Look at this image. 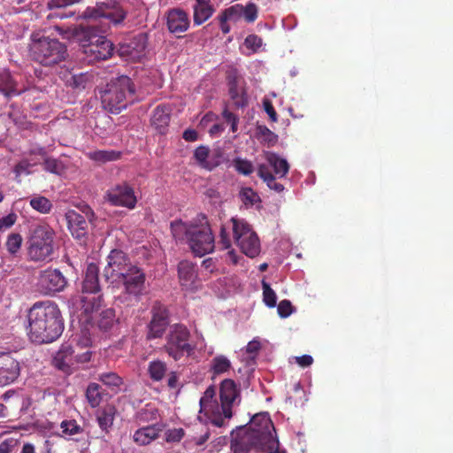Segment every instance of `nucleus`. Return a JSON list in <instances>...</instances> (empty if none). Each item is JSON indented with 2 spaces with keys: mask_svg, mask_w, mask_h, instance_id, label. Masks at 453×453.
<instances>
[{
  "mask_svg": "<svg viewBox=\"0 0 453 453\" xmlns=\"http://www.w3.org/2000/svg\"><path fill=\"white\" fill-rule=\"evenodd\" d=\"M27 321V335L37 344L55 342L65 328L60 310L50 301L35 303L28 311Z\"/></svg>",
  "mask_w": 453,
  "mask_h": 453,
  "instance_id": "1",
  "label": "nucleus"
},
{
  "mask_svg": "<svg viewBox=\"0 0 453 453\" xmlns=\"http://www.w3.org/2000/svg\"><path fill=\"white\" fill-rule=\"evenodd\" d=\"M251 425L257 426V428H254L250 435L243 437L239 441L232 444L234 453H249V444L256 448L257 451L286 453L285 450L280 449V442L272 434V431H275V428L267 413L254 415L251 419Z\"/></svg>",
  "mask_w": 453,
  "mask_h": 453,
  "instance_id": "2",
  "label": "nucleus"
},
{
  "mask_svg": "<svg viewBox=\"0 0 453 453\" xmlns=\"http://www.w3.org/2000/svg\"><path fill=\"white\" fill-rule=\"evenodd\" d=\"M134 94L132 80L121 75L111 80L103 90H99L103 107L111 113L118 114L128 104V98Z\"/></svg>",
  "mask_w": 453,
  "mask_h": 453,
  "instance_id": "3",
  "label": "nucleus"
},
{
  "mask_svg": "<svg viewBox=\"0 0 453 453\" xmlns=\"http://www.w3.org/2000/svg\"><path fill=\"white\" fill-rule=\"evenodd\" d=\"M30 52L33 58L45 66H51L65 59L66 47L58 39L34 33L31 35Z\"/></svg>",
  "mask_w": 453,
  "mask_h": 453,
  "instance_id": "4",
  "label": "nucleus"
},
{
  "mask_svg": "<svg viewBox=\"0 0 453 453\" xmlns=\"http://www.w3.org/2000/svg\"><path fill=\"white\" fill-rule=\"evenodd\" d=\"M163 349L174 361H179L184 357L192 356L196 344L191 342L188 328L183 324L176 323L170 326Z\"/></svg>",
  "mask_w": 453,
  "mask_h": 453,
  "instance_id": "5",
  "label": "nucleus"
},
{
  "mask_svg": "<svg viewBox=\"0 0 453 453\" xmlns=\"http://www.w3.org/2000/svg\"><path fill=\"white\" fill-rule=\"evenodd\" d=\"M54 231L48 226H37L30 238L28 254L32 260H51L55 245Z\"/></svg>",
  "mask_w": 453,
  "mask_h": 453,
  "instance_id": "6",
  "label": "nucleus"
},
{
  "mask_svg": "<svg viewBox=\"0 0 453 453\" xmlns=\"http://www.w3.org/2000/svg\"><path fill=\"white\" fill-rule=\"evenodd\" d=\"M233 234L235 243L241 250L248 257H256L260 250V243L257 234L250 226L244 220L232 218Z\"/></svg>",
  "mask_w": 453,
  "mask_h": 453,
  "instance_id": "7",
  "label": "nucleus"
},
{
  "mask_svg": "<svg viewBox=\"0 0 453 453\" xmlns=\"http://www.w3.org/2000/svg\"><path fill=\"white\" fill-rule=\"evenodd\" d=\"M95 21H87V63L105 60L112 55L113 44L104 35H92L96 27Z\"/></svg>",
  "mask_w": 453,
  "mask_h": 453,
  "instance_id": "8",
  "label": "nucleus"
},
{
  "mask_svg": "<svg viewBox=\"0 0 453 453\" xmlns=\"http://www.w3.org/2000/svg\"><path fill=\"white\" fill-rule=\"evenodd\" d=\"M188 245L198 257H203L214 250L215 239L208 225L194 226L190 232Z\"/></svg>",
  "mask_w": 453,
  "mask_h": 453,
  "instance_id": "9",
  "label": "nucleus"
},
{
  "mask_svg": "<svg viewBox=\"0 0 453 453\" xmlns=\"http://www.w3.org/2000/svg\"><path fill=\"white\" fill-rule=\"evenodd\" d=\"M215 395V388L210 386L200 399V411L204 413L213 426L222 427L226 426V422L223 420L221 410L219 409L220 404L214 398Z\"/></svg>",
  "mask_w": 453,
  "mask_h": 453,
  "instance_id": "10",
  "label": "nucleus"
},
{
  "mask_svg": "<svg viewBox=\"0 0 453 453\" xmlns=\"http://www.w3.org/2000/svg\"><path fill=\"white\" fill-rule=\"evenodd\" d=\"M98 17L105 18L118 25L126 19L127 12L122 7L115 4L110 5L109 4L96 2L95 7H87V19H88V21H96Z\"/></svg>",
  "mask_w": 453,
  "mask_h": 453,
  "instance_id": "11",
  "label": "nucleus"
},
{
  "mask_svg": "<svg viewBox=\"0 0 453 453\" xmlns=\"http://www.w3.org/2000/svg\"><path fill=\"white\" fill-rule=\"evenodd\" d=\"M134 265L125 252L120 250H112L107 257L104 275L107 279L119 278L125 273L130 271Z\"/></svg>",
  "mask_w": 453,
  "mask_h": 453,
  "instance_id": "12",
  "label": "nucleus"
},
{
  "mask_svg": "<svg viewBox=\"0 0 453 453\" xmlns=\"http://www.w3.org/2000/svg\"><path fill=\"white\" fill-rule=\"evenodd\" d=\"M73 353L74 349L70 344H62L53 357V365L64 372L71 373L76 364L83 363L85 360L83 354L73 356Z\"/></svg>",
  "mask_w": 453,
  "mask_h": 453,
  "instance_id": "13",
  "label": "nucleus"
},
{
  "mask_svg": "<svg viewBox=\"0 0 453 453\" xmlns=\"http://www.w3.org/2000/svg\"><path fill=\"white\" fill-rule=\"evenodd\" d=\"M108 201L115 206L134 209L137 199L134 191L127 182L118 184L107 191Z\"/></svg>",
  "mask_w": 453,
  "mask_h": 453,
  "instance_id": "14",
  "label": "nucleus"
},
{
  "mask_svg": "<svg viewBox=\"0 0 453 453\" xmlns=\"http://www.w3.org/2000/svg\"><path fill=\"white\" fill-rule=\"evenodd\" d=\"M123 285L125 293L138 298L142 295L145 288V273L136 265H134L130 271L125 273L119 278Z\"/></svg>",
  "mask_w": 453,
  "mask_h": 453,
  "instance_id": "15",
  "label": "nucleus"
},
{
  "mask_svg": "<svg viewBox=\"0 0 453 453\" xmlns=\"http://www.w3.org/2000/svg\"><path fill=\"white\" fill-rule=\"evenodd\" d=\"M39 287L45 295L60 292L66 285V280L58 269H46L39 276Z\"/></svg>",
  "mask_w": 453,
  "mask_h": 453,
  "instance_id": "16",
  "label": "nucleus"
},
{
  "mask_svg": "<svg viewBox=\"0 0 453 453\" xmlns=\"http://www.w3.org/2000/svg\"><path fill=\"white\" fill-rule=\"evenodd\" d=\"M238 390L235 382L231 379H226L220 383L219 398L220 410L223 420L230 419L233 417V403L238 396Z\"/></svg>",
  "mask_w": 453,
  "mask_h": 453,
  "instance_id": "17",
  "label": "nucleus"
},
{
  "mask_svg": "<svg viewBox=\"0 0 453 453\" xmlns=\"http://www.w3.org/2000/svg\"><path fill=\"white\" fill-rule=\"evenodd\" d=\"M19 364L10 355L0 356V387L13 382L19 375Z\"/></svg>",
  "mask_w": 453,
  "mask_h": 453,
  "instance_id": "18",
  "label": "nucleus"
},
{
  "mask_svg": "<svg viewBox=\"0 0 453 453\" xmlns=\"http://www.w3.org/2000/svg\"><path fill=\"white\" fill-rule=\"evenodd\" d=\"M169 324L168 312L165 308L154 307L152 319L149 324L148 339L160 338Z\"/></svg>",
  "mask_w": 453,
  "mask_h": 453,
  "instance_id": "19",
  "label": "nucleus"
},
{
  "mask_svg": "<svg viewBox=\"0 0 453 453\" xmlns=\"http://www.w3.org/2000/svg\"><path fill=\"white\" fill-rule=\"evenodd\" d=\"M145 47L144 36L139 35L129 42L120 43L118 49V54L127 61L134 60L140 58Z\"/></svg>",
  "mask_w": 453,
  "mask_h": 453,
  "instance_id": "20",
  "label": "nucleus"
},
{
  "mask_svg": "<svg viewBox=\"0 0 453 453\" xmlns=\"http://www.w3.org/2000/svg\"><path fill=\"white\" fill-rule=\"evenodd\" d=\"M68 229L72 236L80 242L81 245H85V220L82 214L69 210L65 213Z\"/></svg>",
  "mask_w": 453,
  "mask_h": 453,
  "instance_id": "21",
  "label": "nucleus"
},
{
  "mask_svg": "<svg viewBox=\"0 0 453 453\" xmlns=\"http://www.w3.org/2000/svg\"><path fill=\"white\" fill-rule=\"evenodd\" d=\"M167 27L171 33L178 34L187 31L189 27L188 14L180 9H173L167 14Z\"/></svg>",
  "mask_w": 453,
  "mask_h": 453,
  "instance_id": "22",
  "label": "nucleus"
},
{
  "mask_svg": "<svg viewBox=\"0 0 453 453\" xmlns=\"http://www.w3.org/2000/svg\"><path fill=\"white\" fill-rule=\"evenodd\" d=\"M234 75L228 77V93L234 105L236 108H244L248 104V97L245 89L239 86L238 79L235 75L236 71L232 72Z\"/></svg>",
  "mask_w": 453,
  "mask_h": 453,
  "instance_id": "23",
  "label": "nucleus"
},
{
  "mask_svg": "<svg viewBox=\"0 0 453 453\" xmlns=\"http://www.w3.org/2000/svg\"><path fill=\"white\" fill-rule=\"evenodd\" d=\"M81 293L73 296L68 301V307L72 317H75L79 323L82 325V319L85 317V280L80 283Z\"/></svg>",
  "mask_w": 453,
  "mask_h": 453,
  "instance_id": "24",
  "label": "nucleus"
},
{
  "mask_svg": "<svg viewBox=\"0 0 453 453\" xmlns=\"http://www.w3.org/2000/svg\"><path fill=\"white\" fill-rule=\"evenodd\" d=\"M161 431L162 426L158 424L143 426L134 433L133 440L140 446L149 445L159 436Z\"/></svg>",
  "mask_w": 453,
  "mask_h": 453,
  "instance_id": "25",
  "label": "nucleus"
},
{
  "mask_svg": "<svg viewBox=\"0 0 453 453\" xmlns=\"http://www.w3.org/2000/svg\"><path fill=\"white\" fill-rule=\"evenodd\" d=\"M88 378L98 379L104 385L115 392H119L123 384V379L113 372H97L96 369H93L88 372Z\"/></svg>",
  "mask_w": 453,
  "mask_h": 453,
  "instance_id": "26",
  "label": "nucleus"
},
{
  "mask_svg": "<svg viewBox=\"0 0 453 453\" xmlns=\"http://www.w3.org/2000/svg\"><path fill=\"white\" fill-rule=\"evenodd\" d=\"M178 274L183 287H191L197 276L195 265L188 260L180 261L178 265Z\"/></svg>",
  "mask_w": 453,
  "mask_h": 453,
  "instance_id": "27",
  "label": "nucleus"
},
{
  "mask_svg": "<svg viewBox=\"0 0 453 453\" xmlns=\"http://www.w3.org/2000/svg\"><path fill=\"white\" fill-rule=\"evenodd\" d=\"M171 115L170 109L167 106L158 105L153 111L151 117V125L158 130L159 133H164L170 122Z\"/></svg>",
  "mask_w": 453,
  "mask_h": 453,
  "instance_id": "28",
  "label": "nucleus"
},
{
  "mask_svg": "<svg viewBox=\"0 0 453 453\" xmlns=\"http://www.w3.org/2000/svg\"><path fill=\"white\" fill-rule=\"evenodd\" d=\"M88 312V309L87 308V313ZM115 311L112 309L104 310L98 316V318L94 315L88 316L87 314V325L90 323H96L97 326L104 331L109 330L114 322Z\"/></svg>",
  "mask_w": 453,
  "mask_h": 453,
  "instance_id": "29",
  "label": "nucleus"
},
{
  "mask_svg": "<svg viewBox=\"0 0 453 453\" xmlns=\"http://www.w3.org/2000/svg\"><path fill=\"white\" fill-rule=\"evenodd\" d=\"M116 409L113 405L107 404L96 410V417L98 426L103 431H108L113 425Z\"/></svg>",
  "mask_w": 453,
  "mask_h": 453,
  "instance_id": "30",
  "label": "nucleus"
},
{
  "mask_svg": "<svg viewBox=\"0 0 453 453\" xmlns=\"http://www.w3.org/2000/svg\"><path fill=\"white\" fill-rule=\"evenodd\" d=\"M214 9L210 4V0H196L194 5V23L201 25L211 17Z\"/></svg>",
  "mask_w": 453,
  "mask_h": 453,
  "instance_id": "31",
  "label": "nucleus"
},
{
  "mask_svg": "<svg viewBox=\"0 0 453 453\" xmlns=\"http://www.w3.org/2000/svg\"><path fill=\"white\" fill-rule=\"evenodd\" d=\"M265 159L273 168V172L280 177H284L289 171V165L285 158L280 157L274 152H265Z\"/></svg>",
  "mask_w": 453,
  "mask_h": 453,
  "instance_id": "32",
  "label": "nucleus"
},
{
  "mask_svg": "<svg viewBox=\"0 0 453 453\" xmlns=\"http://www.w3.org/2000/svg\"><path fill=\"white\" fill-rule=\"evenodd\" d=\"M147 372L151 380L161 381L166 374L167 365L159 359L152 360L148 364Z\"/></svg>",
  "mask_w": 453,
  "mask_h": 453,
  "instance_id": "33",
  "label": "nucleus"
},
{
  "mask_svg": "<svg viewBox=\"0 0 453 453\" xmlns=\"http://www.w3.org/2000/svg\"><path fill=\"white\" fill-rule=\"evenodd\" d=\"M99 269L96 264H89L87 266V294H97L100 291L98 283Z\"/></svg>",
  "mask_w": 453,
  "mask_h": 453,
  "instance_id": "34",
  "label": "nucleus"
},
{
  "mask_svg": "<svg viewBox=\"0 0 453 453\" xmlns=\"http://www.w3.org/2000/svg\"><path fill=\"white\" fill-rule=\"evenodd\" d=\"M106 394L102 390L100 385L97 383H90L87 387V402L91 405V407L99 406L103 397Z\"/></svg>",
  "mask_w": 453,
  "mask_h": 453,
  "instance_id": "35",
  "label": "nucleus"
},
{
  "mask_svg": "<svg viewBox=\"0 0 453 453\" xmlns=\"http://www.w3.org/2000/svg\"><path fill=\"white\" fill-rule=\"evenodd\" d=\"M193 226H188L181 220L173 221L171 223V231L176 240H183L184 238H187L188 241Z\"/></svg>",
  "mask_w": 453,
  "mask_h": 453,
  "instance_id": "36",
  "label": "nucleus"
},
{
  "mask_svg": "<svg viewBox=\"0 0 453 453\" xmlns=\"http://www.w3.org/2000/svg\"><path fill=\"white\" fill-rule=\"evenodd\" d=\"M29 204L34 210L42 214L49 213L53 207L52 203L42 196H33L29 201Z\"/></svg>",
  "mask_w": 453,
  "mask_h": 453,
  "instance_id": "37",
  "label": "nucleus"
},
{
  "mask_svg": "<svg viewBox=\"0 0 453 453\" xmlns=\"http://www.w3.org/2000/svg\"><path fill=\"white\" fill-rule=\"evenodd\" d=\"M256 134L257 139L262 142H266L268 145H273L278 141V135L264 125H258L257 127Z\"/></svg>",
  "mask_w": 453,
  "mask_h": 453,
  "instance_id": "38",
  "label": "nucleus"
},
{
  "mask_svg": "<svg viewBox=\"0 0 453 453\" xmlns=\"http://www.w3.org/2000/svg\"><path fill=\"white\" fill-rule=\"evenodd\" d=\"M231 367V362L225 356H217L211 361V372L214 375L225 373Z\"/></svg>",
  "mask_w": 453,
  "mask_h": 453,
  "instance_id": "39",
  "label": "nucleus"
},
{
  "mask_svg": "<svg viewBox=\"0 0 453 453\" xmlns=\"http://www.w3.org/2000/svg\"><path fill=\"white\" fill-rule=\"evenodd\" d=\"M235 171L244 176H249L254 172V165L251 161L241 157L233 160Z\"/></svg>",
  "mask_w": 453,
  "mask_h": 453,
  "instance_id": "40",
  "label": "nucleus"
},
{
  "mask_svg": "<svg viewBox=\"0 0 453 453\" xmlns=\"http://www.w3.org/2000/svg\"><path fill=\"white\" fill-rule=\"evenodd\" d=\"M120 153L114 150H98L89 154V157L97 162H109L119 157Z\"/></svg>",
  "mask_w": 453,
  "mask_h": 453,
  "instance_id": "41",
  "label": "nucleus"
},
{
  "mask_svg": "<svg viewBox=\"0 0 453 453\" xmlns=\"http://www.w3.org/2000/svg\"><path fill=\"white\" fill-rule=\"evenodd\" d=\"M43 165L45 171L57 175L62 174L65 171V165L62 161L53 157H44Z\"/></svg>",
  "mask_w": 453,
  "mask_h": 453,
  "instance_id": "42",
  "label": "nucleus"
},
{
  "mask_svg": "<svg viewBox=\"0 0 453 453\" xmlns=\"http://www.w3.org/2000/svg\"><path fill=\"white\" fill-rule=\"evenodd\" d=\"M242 19L248 23H253L258 16V7L254 3H248L246 5L242 4Z\"/></svg>",
  "mask_w": 453,
  "mask_h": 453,
  "instance_id": "43",
  "label": "nucleus"
},
{
  "mask_svg": "<svg viewBox=\"0 0 453 453\" xmlns=\"http://www.w3.org/2000/svg\"><path fill=\"white\" fill-rule=\"evenodd\" d=\"M37 162H30L28 159H21L13 168V173H15V180L18 182H20L21 180L19 177L22 174L29 175L32 172L30 168L35 165Z\"/></svg>",
  "mask_w": 453,
  "mask_h": 453,
  "instance_id": "44",
  "label": "nucleus"
},
{
  "mask_svg": "<svg viewBox=\"0 0 453 453\" xmlns=\"http://www.w3.org/2000/svg\"><path fill=\"white\" fill-rule=\"evenodd\" d=\"M209 153V148L201 145L196 149L194 152V157L202 167L211 170L212 168V165H211V164L207 161Z\"/></svg>",
  "mask_w": 453,
  "mask_h": 453,
  "instance_id": "45",
  "label": "nucleus"
},
{
  "mask_svg": "<svg viewBox=\"0 0 453 453\" xmlns=\"http://www.w3.org/2000/svg\"><path fill=\"white\" fill-rule=\"evenodd\" d=\"M262 288H263V300H264L265 303L270 308L275 307L277 296H276L274 290L265 280L262 281Z\"/></svg>",
  "mask_w": 453,
  "mask_h": 453,
  "instance_id": "46",
  "label": "nucleus"
},
{
  "mask_svg": "<svg viewBox=\"0 0 453 453\" xmlns=\"http://www.w3.org/2000/svg\"><path fill=\"white\" fill-rule=\"evenodd\" d=\"M240 196L245 205H253L259 200L257 194L251 188H243L240 191Z\"/></svg>",
  "mask_w": 453,
  "mask_h": 453,
  "instance_id": "47",
  "label": "nucleus"
},
{
  "mask_svg": "<svg viewBox=\"0 0 453 453\" xmlns=\"http://www.w3.org/2000/svg\"><path fill=\"white\" fill-rule=\"evenodd\" d=\"M60 427L62 433L65 435H74L81 431V426L77 425L75 420H64L61 422Z\"/></svg>",
  "mask_w": 453,
  "mask_h": 453,
  "instance_id": "48",
  "label": "nucleus"
},
{
  "mask_svg": "<svg viewBox=\"0 0 453 453\" xmlns=\"http://www.w3.org/2000/svg\"><path fill=\"white\" fill-rule=\"evenodd\" d=\"M22 238L19 234H12L8 236L6 247L10 253L15 254L20 248Z\"/></svg>",
  "mask_w": 453,
  "mask_h": 453,
  "instance_id": "49",
  "label": "nucleus"
},
{
  "mask_svg": "<svg viewBox=\"0 0 453 453\" xmlns=\"http://www.w3.org/2000/svg\"><path fill=\"white\" fill-rule=\"evenodd\" d=\"M242 4H236L226 8L221 13L225 15L229 20L238 21L242 19Z\"/></svg>",
  "mask_w": 453,
  "mask_h": 453,
  "instance_id": "50",
  "label": "nucleus"
},
{
  "mask_svg": "<svg viewBox=\"0 0 453 453\" xmlns=\"http://www.w3.org/2000/svg\"><path fill=\"white\" fill-rule=\"evenodd\" d=\"M262 38L257 35H250L244 41L246 48L251 50L253 52H256L262 46Z\"/></svg>",
  "mask_w": 453,
  "mask_h": 453,
  "instance_id": "51",
  "label": "nucleus"
},
{
  "mask_svg": "<svg viewBox=\"0 0 453 453\" xmlns=\"http://www.w3.org/2000/svg\"><path fill=\"white\" fill-rule=\"evenodd\" d=\"M184 435L185 432L182 428L169 429L165 432V441L167 442H179Z\"/></svg>",
  "mask_w": 453,
  "mask_h": 453,
  "instance_id": "52",
  "label": "nucleus"
},
{
  "mask_svg": "<svg viewBox=\"0 0 453 453\" xmlns=\"http://www.w3.org/2000/svg\"><path fill=\"white\" fill-rule=\"evenodd\" d=\"M293 310L291 302L287 299L280 301L277 307L279 316L284 319L290 316Z\"/></svg>",
  "mask_w": 453,
  "mask_h": 453,
  "instance_id": "53",
  "label": "nucleus"
},
{
  "mask_svg": "<svg viewBox=\"0 0 453 453\" xmlns=\"http://www.w3.org/2000/svg\"><path fill=\"white\" fill-rule=\"evenodd\" d=\"M156 412L157 411L155 409H142L139 412H137L136 419L140 422H148L156 418Z\"/></svg>",
  "mask_w": 453,
  "mask_h": 453,
  "instance_id": "54",
  "label": "nucleus"
},
{
  "mask_svg": "<svg viewBox=\"0 0 453 453\" xmlns=\"http://www.w3.org/2000/svg\"><path fill=\"white\" fill-rule=\"evenodd\" d=\"M231 239L224 226L220 228L219 244L221 245L223 250H227L231 247Z\"/></svg>",
  "mask_w": 453,
  "mask_h": 453,
  "instance_id": "55",
  "label": "nucleus"
},
{
  "mask_svg": "<svg viewBox=\"0 0 453 453\" xmlns=\"http://www.w3.org/2000/svg\"><path fill=\"white\" fill-rule=\"evenodd\" d=\"M17 446V440L10 438L0 443V453H12Z\"/></svg>",
  "mask_w": 453,
  "mask_h": 453,
  "instance_id": "56",
  "label": "nucleus"
},
{
  "mask_svg": "<svg viewBox=\"0 0 453 453\" xmlns=\"http://www.w3.org/2000/svg\"><path fill=\"white\" fill-rule=\"evenodd\" d=\"M257 175L265 181L267 180L272 181V177L274 175L272 173L271 170L269 169V166L265 164H260L257 167Z\"/></svg>",
  "mask_w": 453,
  "mask_h": 453,
  "instance_id": "57",
  "label": "nucleus"
},
{
  "mask_svg": "<svg viewBox=\"0 0 453 453\" xmlns=\"http://www.w3.org/2000/svg\"><path fill=\"white\" fill-rule=\"evenodd\" d=\"M80 0H50L48 6L50 9H59L73 4Z\"/></svg>",
  "mask_w": 453,
  "mask_h": 453,
  "instance_id": "58",
  "label": "nucleus"
},
{
  "mask_svg": "<svg viewBox=\"0 0 453 453\" xmlns=\"http://www.w3.org/2000/svg\"><path fill=\"white\" fill-rule=\"evenodd\" d=\"M16 219L17 216L14 213H11L3 219H0V231L11 227L15 223Z\"/></svg>",
  "mask_w": 453,
  "mask_h": 453,
  "instance_id": "59",
  "label": "nucleus"
},
{
  "mask_svg": "<svg viewBox=\"0 0 453 453\" xmlns=\"http://www.w3.org/2000/svg\"><path fill=\"white\" fill-rule=\"evenodd\" d=\"M2 81L6 86V88H3L4 89H6L7 91H12L11 96L15 93V90L12 88V80L10 75V73L7 71H3L1 73Z\"/></svg>",
  "mask_w": 453,
  "mask_h": 453,
  "instance_id": "60",
  "label": "nucleus"
},
{
  "mask_svg": "<svg viewBox=\"0 0 453 453\" xmlns=\"http://www.w3.org/2000/svg\"><path fill=\"white\" fill-rule=\"evenodd\" d=\"M264 108L266 113L269 115L270 119L273 122H276L277 118V112L273 105V104L269 100L264 101Z\"/></svg>",
  "mask_w": 453,
  "mask_h": 453,
  "instance_id": "61",
  "label": "nucleus"
},
{
  "mask_svg": "<svg viewBox=\"0 0 453 453\" xmlns=\"http://www.w3.org/2000/svg\"><path fill=\"white\" fill-rule=\"evenodd\" d=\"M102 296H97L96 297V296H93L91 298H88L87 296V303H91V307H90V310H91V313H94L96 311H97L99 310V308L101 307L102 305Z\"/></svg>",
  "mask_w": 453,
  "mask_h": 453,
  "instance_id": "62",
  "label": "nucleus"
},
{
  "mask_svg": "<svg viewBox=\"0 0 453 453\" xmlns=\"http://www.w3.org/2000/svg\"><path fill=\"white\" fill-rule=\"evenodd\" d=\"M260 348H261L260 342L257 341V340H253V341H250L247 344L246 351H247V353H249L250 355L256 356L258 353Z\"/></svg>",
  "mask_w": 453,
  "mask_h": 453,
  "instance_id": "63",
  "label": "nucleus"
},
{
  "mask_svg": "<svg viewBox=\"0 0 453 453\" xmlns=\"http://www.w3.org/2000/svg\"><path fill=\"white\" fill-rule=\"evenodd\" d=\"M296 361L301 367L304 368L312 365L313 358L310 355H303L301 357H296Z\"/></svg>",
  "mask_w": 453,
  "mask_h": 453,
  "instance_id": "64",
  "label": "nucleus"
}]
</instances>
